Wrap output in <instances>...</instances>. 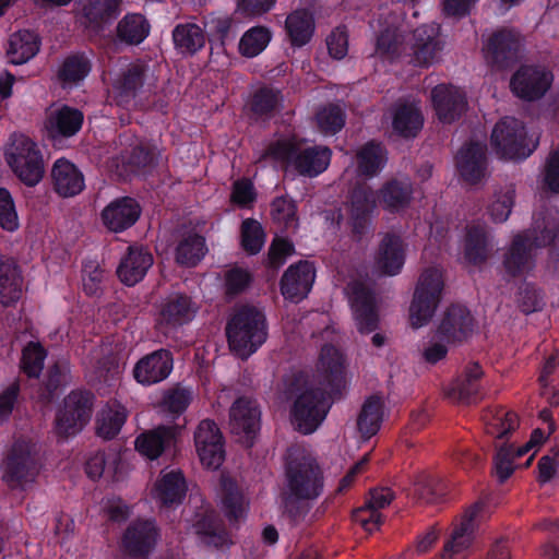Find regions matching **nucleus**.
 I'll use <instances>...</instances> for the list:
<instances>
[{"label": "nucleus", "instance_id": "e433bc0d", "mask_svg": "<svg viewBox=\"0 0 559 559\" xmlns=\"http://www.w3.org/2000/svg\"><path fill=\"white\" fill-rule=\"evenodd\" d=\"M332 151L328 146L314 145L299 150L294 169L300 175L313 178L322 174L330 165Z\"/></svg>", "mask_w": 559, "mask_h": 559}, {"label": "nucleus", "instance_id": "f8f14e48", "mask_svg": "<svg viewBox=\"0 0 559 559\" xmlns=\"http://www.w3.org/2000/svg\"><path fill=\"white\" fill-rule=\"evenodd\" d=\"M194 445L203 466L217 469L225 461V441L217 424L212 419L199 423L193 435Z\"/></svg>", "mask_w": 559, "mask_h": 559}, {"label": "nucleus", "instance_id": "6ab92c4d", "mask_svg": "<svg viewBox=\"0 0 559 559\" xmlns=\"http://www.w3.org/2000/svg\"><path fill=\"white\" fill-rule=\"evenodd\" d=\"M520 48V34L513 29L501 28L488 38L485 56L492 67L508 69L518 62Z\"/></svg>", "mask_w": 559, "mask_h": 559}, {"label": "nucleus", "instance_id": "de8ad7c7", "mask_svg": "<svg viewBox=\"0 0 559 559\" xmlns=\"http://www.w3.org/2000/svg\"><path fill=\"white\" fill-rule=\"evenodd\" d=\"M424 118L418 108L411 104H403L396 107L392 127L393 131L402 138H415L421 130Z\"/></svg>", "mask_w": 559, "mask_h": 559}, {"label": "nucleus", "instance_id": "680f3d73", "mask_svg": "<svg viewBox=\"0 0 559 559\" xmlns=\"http://www.w3.org/2000/svg\"><path fill=\"white\" fill-rule=\"evenodd\" d=\"M0 228L8 233H15L20 228L15 201L4 187H0Z\"/></svg>", "mask_w": 559, "mask_h": 559}, {"label": "nucleus", "instance_id": "3c124183", "mask_svg": "<svg viewBox=\"0 0 559 559\" xmlns=\"http://www.w3.org/2000/svg\"><path fill=\"white\" fill-rule=\"evenodd\" d=\"M357 160L359 173L372 177L384 167L386 163V151L380 143L371 141L359 150Z\"/></svg>", "mask_w": 559, "mask_h": 559}, {"label": "nucleus", "instance_id": "052dcab7", "mask_svg": "<svg viewBox=\"0 0 559 559\" xmlns=\"http://www.w3.org/2000/svg\"><path fill=\"white\" fill-rule=\"evenodd\" d=\"M271 215L274 222L285 228L293 227L298 222L297 204L286 195L276 197L271 203Z\"/></svg>", "mask_w": 559, "mask_h": 559}, {"label": "nucleus", "instance_id": "2f4dec72", "mask_svg": "<svg viewBox=\"0 0 559 559\" xmlns=\"http://www.w3.org/2000/svg\"><path fill=\"white\" fill-rule=\"evenodd\" d=\"M152 265L153 255L147 250L129 246L117 267V275L123 284L133 286L144 278Z\"/></svg>", "mask_w": 559, "mask_h": 559}, {"label": "nucleus", "instance_id": "4c0bfd02", "mask_svg": "<svg viewBox=\"0 0 559 559\" xmlns=\"http://www.w3.org/2000/svg\"><path fill=\"white\" fill-rule=\"evenodd\" d=\"M40 38L32 31H19L9 40L7 49L8 61L11 64L20 66L33 59L40 49Z\"/></svg>", "mask_w": 559, "mask_h": 559}, {"label": "nucleus", "instance_id": "aec40b11", "mask_svg": "<svg viewBox=\"0 0 559 559\" xmlns=\"http://www.w3.org/2000/svg\"><path fill=\"white\" fill-rule=\"evenodd\" d=\"M174 369V356L169 349L159 348L144 355L133 367L134 380L145 386L166 380Z\"/></svg>", "mask_w": 559, "mask_h": 559}, {"label": "nucleus", "instance_id": "c756f323", "mask_svg": "<svg viewBox=\"0 0 559 559\" xmlns=\"http://www.w3.org/2000/svg\"><path fill=\"white\" fill-rule=\"evenodd\" d=\"M51 182L53 191L62 198L75 197L85 188L82 171L66 158H59L53 163Z\"/></svg>", "mask_w": 559, "mask_h": 559}, {"label": "nucleus", "instance_id": "a18cd8bd", "mask_svg": "<svg viewBox=\"0 0 559 559\" xmlns=\"http://www.w3.org/2000/svg\"><path fill=\"white\" fill-rule=\"evenodd\" d=\"M127 409L118 402L108 404L97 415L96 433L105 440L114 439L121 430L127 420Z\"/></svg>", "mask_w": 559, "mask_h": 559}, {"label": "nucleus", "instance_id": "e2e57ef3", "mask_svg": "<svg viewBox=\"0 0 559 559\" xmlns=\"http://www.w3.org/2000/svg\"><path fill=\"white\" fill-rule=\"evenodd\" d=\"M252 274L241 266H233L224 275L225 293L229 297L242 294L252 282Z\"/></svg>", "mask_w": 559, "mask_h": 559}, {"label": "nucleus", "instance_id": "bf43d9fd", "mask_svg": "<svg viewBox=\"0 0 559 559\" xmlns=\"http://www.w3.org/2000/svg\"><path fill=\"white\" fill-rule=\"evenodd\" d=\"M299 150L300 146L295 138H286L270 143L265 150V155L294 167Z\"/></svg>", "mask_w": 559, "mask_h": 559}, {"label": "nucleus", "instance_id": "69168bd1", "mask_svg": "<svg viewBox=\"0 0 559 559\" xmlns=\"http://www.w3.org/2000/svg\"><path fill=\"white\" fill-rule=\"evenodd\" d=\"M70 381V364L67 360H58L49 367L45 383L49 397H53L58 390Z\"/></svg>", "mask_w": 559, "mask_h": 559}, {"label": "nucleus", "instance_id": "412c9836", "mask_svg": "<svg viewBox=\"0 0 559 559\" xmlns=\"http://www.w3.org/2000/svg\"><path fill=\"white\" fill-rule=\"evenodd\" d=\"M141 214L142 206L136 199L119 197L103 209L100 219L106 229L119 234L134 226Z\"/></svg>", "mask_w": 559, "mask_h": 559}, {"label": "nucleus", "instance_id": "864d4df0", "mask_svg": "<svg viewBox=\"0 0 559 559\" xmlns=\"http://www.w3.org/2000/svg\"><path fill=\"white\" fill-rule=\"evenodd\" d=\"M272 33L266 26H253L241 36L238 49L241 56L253 58L260 55L269 45Z\"/></svg>", "mask_w": 559, "mask_h": 559}, {"label": "nucleus", "instance_id": "c9c22d12", "mask_svg": "<svg viewBox=\"0 0 559 559\" xmlns=\"http://www.w3.org/2000/svg\"><path fill=\"white\" fill-rule=\"evenodd\" d=\"M483 369L478 362H472L464 373L451 385L449 395L463 404H474L480 400L479 380Z\"/></svg>", "mask_w": 559, "mask_h": 559}, {"label": "nucleus", "instance_id": "4be33fe9", "mask_svg": "<svg viewBox=\"0 0 559 559\" xmlns=\"http://www.w3.org/2000/svg\"><path fill=\"white\" fill-rule=\"evenodd\" d=\"M147 61L136 59L129 63L112 84L115 99L119 106L129 105L151 78Z\"/></svg>", "mask_w": 559, "mask_h": 559}, {"label": "nucleus", "instance_id": "9d476101", "mask_svg": "<svg viewBox=\"0 0 559 559\" xmlns=\"http://www.w3.org/2000/svg\"><path fill=\"white\" fill-rule=\"evenodd\" d=\"M484 504L476 502L468 507L453 523L450 537L445 540L440 559H461L473 546L480 523Z\"/></svg>", "mask_w": 559, "mask_h": 559}, {"label": "nucleus", "instance_id": "37998d69", "mask_svg": "<svg viewBox=\"0 0 559 559\" xmlns=\"http://www.w3.org/2000/svg\"><path fill=\"white\" fill-rule=\"evenodd\" d=\"M282 102V93L280 90L269 86L258 88L248 103L250 117L254 120L270 119L277 111Z\"/></svg>", "mask_w": 559, "mask_h": 559}, {"label": "nucleus", "instance_id": "ddd939ff", "mask_svg": "<svg viewBox=\"0 0 559 559\" xmlns=\"http://www.w3.org/2000/svg\"><path fill=\"white\" fill-rule=\"evenodd\" d=\"M552 73L540 66H521L510 80L513 94L524 100H537L550 88Z\"/></svg>", "mask_w": 559, "mask_h": 559}, {"label": "nucleus", "instance_id": "5701e85b", "mask_svg": "<svg viewBox=\"0 0 559 559\" xmlns=\"http://www.w3.org/2000/svg\"><path fill=\"white\" fill-rule=\"evenodd\" d=\"M455 165L465 182L477 185L487 171V146L473 141L465 143L455 155Z\"/></svg>", "mask_w": 559, "mask_h": 559}, {"label": "nucleus", "instance_id": "b1692460", "mask_svg": "<svg viewBox=\"0 0 559 559\" xmlns=\"http://www.w3.org/2000/svg\"><path fill=\"white\" fill-rule=\"evenodd\" d=\"M433 108L439 120L451 123L467 110V97L463 90L453 85L439 84L431 91Z\"/></svg>", "mask_w": 559, "mask_h": 559}, {"label": "nucleus", "instance_id": "a19ab883", "mask_svg": "<svg viewBox=\"0 0 559 559\" xmlns=\"http://www.w3.org/2000/svg\"><path fill=\"white\" fill-rule=\"evenodd\" d=\"M207 247L205 238L194 231H188L181 236L176 249L175 259L179 265L193 267L206 254Z\"/></svg>", "mask_w": 559, "mask_h": 559}, {"label": "nucleus", "instance_id": "7c9ffc66", "mask_svg": "<svg viewBox=\"0 0 559 559\" xmlns=\"http://www.w3.org/2000/svg\"><path fill=\"white\" fill-rule=\"evenodd\" d=\"M438 24H424L414 31V61L417 66L427 67L437 60L443 44L439 38Z\"/></svg>", "mask_w": 559, "mask_h": 559}, {"label": "nucleus", "instance_id": "393cba45", "mask_svg": "<svg viewBox=\"0 0 559 559\" xmlns=\"http://www.w3.org/2000/svg\"><path fill=\"white\" fill-rule=\"evenodd\" d=\"M84 114L79 108L61 105L46 118L45 129L50 140L61 142L75 136L82 129Z\"/></svg>", "mask_w": 559, "mask_h": 559}, {"label": "nucleus", "instance_id": "4468645a", "mask_svg": "<svg viewBox=\"0 0 559 559\" xmlns=\"http://www.w3.org/2000/svg\"><path fill=\"white\" fill-rule=\"evenodd\" d=\"M158 538L159 530L153 520H135L123 532L121 548L132 559H147Z\"/></svg>", "mask_w": 559, "mask_h": 559}, {"label": "nucleus", "instance_id": "423d86ee", "mask_svg": "<svg viewBox=\"0 0 559 559\" xmlns=\"http://www.w3.org/2000/svg\"><path fill=\"white\" fill-rule=\"evenodd\" d=\"M490 140L497 154L506 159H525L538 144L527 138L524 123L514 117L501 118L493 127Z\"/></svg>", "mask_w": 559, "mask_h": 559}, {"label": "nucleus", "instance_id": "49530a36", "mask_svg": "<svg viewBox=\"0 0 559 559\" xmlns=\"http://www.w3.org/2000/svg\"><path fill=\"white\" fill-rule=\"evenodd\" d=\"M412 195V185L399 179L389 180L379 192L380 202L390 212H397L408 206Z\"/></svg>", "mask_w": 559, "mask_h": 559}, {"label": "nucleus", "instance_id": "13d9d810", "mask_svg": "<svg viewBox=\"0 0 559 559\" xmlns=\"http://www.w3.org/2000/svg\"><path fill=\"white\" fill-rule=\"evenodd\" d=\"M47 352L43 345L29 342L22 350L21 369L28 378H38L44 369Z\"/></svg>", "mask_w": 559, "mask_h": 559}, {"label": "nucleus", "instance_id": "cd10ccee", "mask_svg": "<svg viewBox=\"0 0 559 559\" xmlns=\"http://www.w3.org/2000/svg\"><path fill=\"white\" fill-rule=\"evenodd\" d=\"M474 330V318L469 310L461 305L447 308L438 326V336L448 343L466 340Z\"/></svg>", "mask_w": 559, "mask_h": 559}, {"label": "nucleus", "instance_id": "4d7b16f0", "mask_svg": "<svg viewBox=\"0 0 559 559\" xmlns=\"http://www.w3.org/2000/svg\"><path fill=\"white\" fill-rule=\"evenodd\" d=\"M241 248L250 255L258 254L264 246L265 233L257 219L246 218L240 229Z\"/></svg>", "mask_w": 559, "mask_h": 559}, {"label": "nucleus", "instance_id": "dca6fc26", "mask_svg": "<svg viewBox=\"0 0 559 559\" xmlns=\"http://www.w3.org/2000/svg\"><path fill=\"white\" fill-rule=\"evenodd\" d=\"M180 438V428L174 425H159L141 432L134 448L147 460L154 461L166 453H175Z\"/></svg>", "mask_w": 559, "mask_h": 559}, {"label": "nucleus", "instance_id": "9b49d317", "mask_svg": "<svg viewBox=\"0 0 559 559\" xmlns=\"http://www.w3.org/2000/svg\"><path fill=\"white\" fill-rule=\"evenodd\" d=\"M348 225L356 241L371 233L372 215L377 207V197L366 182H357L348 194Z\"/></svg>", "mask_w": 559, "mask_h": 559}, {"label": "nucleus", "instance_id": "6e6d98bb", "mask_svg": "<svg viewBox=\"0 0 559 559\" xmlns=\"http://www.w3.org/2000/svg\"><path fill=\"white\" fill-rule=\"evenodd\" d=\"M486 431L489 435L495 436L499 440H508L510 433H512L519 426V418L514 412H509L503 408L498 409L491 418L486 415Z\"/></svg>", "mask_w": 559, "mask_h": 559}, {"label": "nucleus", "instance_id": "c03bdc74", "mask_svg": "<svg viewBox=\"0 0 559 559\" xmlns=\"http://www.w3.org/2000/svg\"><path fill=\"white\" fill-rule=\"evenodd\" d=\"M173 41L180 53L193 56L204 47L205 34L194 23L178 24L173 29Z\"/></svg>", "mask_w": 559, "mask_h": 559}, {"label": "nucleus", "instance_id": "ea45409f", "mask_svg": "<svg viewBox=\"0 0 559 559\" xmlns=\"http://www.w3.org/2000/svg\"><path fill=\"white\" fill-rule=\"evenodd\" d=\"M316 24L311 12L306 9L295 10L285 21V29L293 47H304L314 33Z\"/></svg>", "mask_w": 559, "mask_h": 559}, {"label": "nucleus", "instance_id": "6e6552de", "mask_svg": "<svg viewBox=\"0 0 559 559\" xmlns=\"http://www.w3.org/2000/svg\"><path fill=\"white\" fill-rule=\"evenodd\" d=\"M442 290L441 272L436 267L426 269L419 276L409 308L414 328H420L430 321L440 302Z\"/></svg>", "mask_w": 559, "mask_h": 559}, {"label": "nucleus", "instance_id": "58836bf2", "mask_svg": "<svg viewBox=\"0 0 559 559\" xmlns=\"http://www.w3.org/2000/svg\"><path fill=\"white\" fill-rule=\"evenodd\" d=\"M121 0H86L82 14L87 26L93 29H103L120 14Z\"/></svg>", "mask_w": 559, "mask_h": 559}, {"label": "nucleus", "instance_id": "79ce46f5", "mask_svg": "<svg viewBox=\"0 0 559 559\" xmlns=\"http://www.w3.org/2000/svg\"><path fill=\"white\" fill-rule=\"evenodd\" d=\"M151 25L140 13H128L117 24L116 36L120 43L136 46L148 36Z\"/></svg>", "mask_w": 559, "mask_h": 559}, {"label": "nucleus", "instance_id": "0eeeda50", "mask_svg": "<svg viewBox=\"0 0 559 559\" xmlns=\"http://www.w3.org/2000/svg\"><path fill=\"white\" fill-rule=\"evenodd\" d=\"M5 159L14 176L28 188L36 187L45 176L43 153L29 138L15 141Z\"/></svg>", "mask_w": 559, "mask_h": 559}, {"label": "nucleus", "instance_id": "a211bd4d", "mask_svg": "<svg viewBox=\"0 0 559 559\" xmlns=\"http://www.w3.org/2000/svg\"><path fill=\"white\" fill-rule=\"evenodd\" d=\"M198 302L185 293H171L160 304L157 323L167 330L189 324L199 311Z\"/></svg>", "mask_w": 559, "mask_h": 559}, {"label": "nucleus", "instance_id": "774afa93", "mask_svg": "<svg viewBox=\"0 0 559 559\" xmlns=\"http://www.w3.org/2000/svg\"><path fill=\"white\" fill-rule=\"evenodd\" d=\"M515 190L508 188L503 193L497 195L489 205L488 212L495 223H503L508 219L514 205Z\"/></svg>", "mask_w": 559, "mask_h": 559}, {"label": "nucleus", "instance_id": "5fc2aeb1", "mask_svg": "<svg viewBox=\"0 0 559 559\" xmlns=\"http://www.w3.org/2000/svg\"><path fill=\"white\" fill-rule=\"evenodd\" d=\"M445 492L444 483L433 475H420L414 484V496L424 503H436Z\"/></svg>", "mask_w": 559, "mask_h": 559}, {"label": "nucleus", "instance_id": "8fccbe9b", "mask_svg": "<svg viewBox=\"0 0 559 559\" xmlns=\"http://www.w3.org/2000/svg\"><path fill=\"white\" fill-rule=\"evenodd\" d=\"M382 409L381 397L372 395L365 401L357 419L358 430L364 438L369 439L379 431L383 418Z\"/></svg>", "mask_w": 559, "mask_h": 559}, {"label": "nucleus", "instance_id": "f3484780", "mask_svg": "<svg viewBox=\"0 0 559 559\" xmlns=\"http://www.w3.org/2000/svg\"><path fill=\"white\" fill-rule=\"evenodd\" d=\"M349 289V301L358 331L361 334L376 331L379 324V313L373 289L362 282H354Z\"/></svg>", "mask_w": 559, "mask_h": 559}, {"label": "nucleus", "instance_id": "20e7f679", "mask_svg": "<svg viewBox=\"0 0 559 559\" xmlns=\"http://www.w3.org/2000/svg\"><path fill=\"white\" fill-rule=\"evenodd\" d=\"M265 314L251 305L240 306L226 324L229 348L246 359L254 354L267 338Z\"/></svg>", "mask_w": 559, "mask_h": 559}, {"label": "nucleus", "instance_id": "72a5a7b5", "mask_svg": "<svg viewBox=\"0 0 559 559\" xmlns=\"http://www.w3.org/2000/svg\"><path fill=\"white\" fill-rule=\"evenodd\" d=\"M405 263V249L403 240L394 234H386L380 246L377 257L379 270L389 276L397 275Z\"/></svg>", "mask_w": 559, "mask_h": 559}, {"label": "nucleus", "instance_id": "39448f33", "mask_svg": "<svg viewBox=\"0 0 559 559\" xmlns=\"http://www.w3.org/2000/svg\"><path fill=\"white\" fill-rule=\"evenodd\" d=\"M40 468L41 463L35 444L19 439L3 460L2 479L11 488H23L26 484L35 481Z\"/></svg>", "mask_w": 559, "mask_h": 559}, {"label": "nucleus", "instance_id": "09e8293b", "mask_svg": "<svg viewBox=\"0 0 559 559\" xmlns=\"http://www.w3.org/2000/svg\"><path fill=\"white\" fill-rule=\"evenodd\" d=\"M195 534L201 536L203 542L214 547H222L226 543L227 534L214 511L205 510L197 514L193 524Z\"/></svg>", "mask_w": 559, "mask_h": 559}, {"label": "nucleus", "instance_id": "7ed1b4c3", "mask_svg": "<svg viewBox=\"0 0 559 559\" xmlns=\"http://www.w3.org/2000/svg\"><path fill=\"white\" fill-rule=\"evenodd\" d=\"M285 481L283 503L292 519L300 514L298 502L318 499L324 488L323 472L316 459L309 455L289 457L285 464Z\"/></svg>", "mask_w": 559, "mask_h": 559}, {"label": "nucleus", "instance_id": "f257e3e1", "mask_svg": "<svg viewBox=\"0 0 559 559\" xmlns=\"http://www.w3.org/2000/svg\"><path fill=\"white\" fill-rule=\"evenodd\" d=\"M344 369L343 354L332 344L323 345L318 365V385L300 392L292 407V419L299 432H314L326 418L334 399L344 388Z\"/></svg>", "mask_w": 559, "mask_h": 559}, {"label": "nucleus", "instance_id": "473e14b6", "mask_svg": "<svg viewBox=\"0 0 559 559\" xmlns=\"http://www.w3.org/2000/svg\"><path fill=\"white\" fill-rule=\"evenodd\" d=\"M23 294V276L14 260L0 257V304L14 307Z\"/></svg>", "mask_w": 559, "mask_h": 559}, {"label": "nucleus", "instance_id": "0e129e2a", "mask_svg": "<svg viewBox=\"0 0 559 559\" xmlns=\"http://www.w3.org/2000/svg\"><path fill=\"white\" fill-rule=\"evenodd\" d=\"M126 164L135 174L151 173L155 167V157L153 152L144 145H135L130 151Z\"/></svg>", "mask_w": 559, "mask_h": 559}, {"label": "nucleus", "instance_id": "bb28decb", "mask_svg": "<svg viewBox=\"0 0 559 559\" xmlns=\"http://www.w3.org/2000/svg\"><path fill=\"white\" fill-rule=\"evenodd\" d=\"M92 69V52L72 51L59 63L56 80L63 90H72L79 87L86 80Z\"/></svg>", "mask_w": 559, "mask_h": 559}, {"label": "nucleus", "instance_id": "c85d7f7f", "mask_svg": "<svg viewBox=\"0 0 559 559\" xmlns=\"http://www.w3.org/2000/svg\"><path fill=\"white\" fill-rule=\"evenodd\" d=\"M187 490V481L180 469L163 471L154 485L153 496L160 507L173 508L183 502Z\"/></svg>", "mask_w": 559, "mask_h": 559}, {"label": "nucleus", "instance_id": "2eb2a0df", "mask_svg": "<svg viewBox=\"0 0 559 559\" xmlns=\"http://www.w3.org/2000/svg\"><path fill=\"white\" fill-rule=\"evenodd\" d=\"M229 419L231 432L247 448H251L261 428V412L257 402L246 396L238 397L230 407Z\"/></svg>", "mask_w": 559, "mask_h": 559}, {"label": "nucleus", "instance_id": "603ef678", "mask_svg": "<svg viewBox=\"0 0 559 559\" xmlns=\"http://www.w3.org/2000/svg\"><path fill=\"white\" fill-rule=\"evenodd\" d=\"M316 122L320 132L334 135L344 128L346 112L340 104L329 103L317 110Z\"/></svg>", "mask_w": 559, "mask_h": 559}, {"label": "nucleus", "instance_id": "a878e982", "mask_svg": "<svg viewBox=\"0 0 559 559\" xmlns=\"http://www.w3.org/2000/svg\"><path fill=\"white\" fill-rule=\"evenodd\" d=\"M316 278V269L309 261L292 264L281 278V293L290 300L298 302L310 293Z\"/></svg>", "mask_w": 559, "mask_h": 559}, {"label": "nucleus", "instance_id": "f03ea898", "mask_svg": "<svg viewBox=\"0 0 559 559\" xmlns=\"http://www.w3.org/2000/svg\"><path fill=\"white\" fill-rule=\"evenodd\" d=\"M558 235L559 222L554 218L536 221L533 229L514 235L502 259L504 275L518 278L532 271L535 266L534 249L552 245Z\"/></svg>", "mask_w": 559, "mask_h": 559}, {"label": "nucleus", "instance_id": "f704fd0d", "mask_svg": "<svg viewBox=\"0 0 559 559\" xmlns=\"http://www.w3.org/2000/svg\"><path fill=\"white\" fill-rule=\"evenodd\" d=\"M491 247L487 227L472 224L466 227L464 239V259L467 263L478 266L487 262Z\"/></svg>", "mask_w": 559, "mask_h": 559}, {"label": "nucleus", "instance_id": "338daca9", "mask_svg": "<svg viewBox=\"0 0 559 559\" xmlns=\"http://www.w3.org/2000/svg\"><path fill=\"white\" fill-rule=\"evenodd\" d=\"M495 472L500 484H503L514 472L513 444L502 443L493 457Z\"/></svg>", "mask_w": 559, "mask_h": 559}, {"label": "nucleus", "instance_id": "1a4fd4ad", "mask_svg": "<svg viewBox=\"0 0 559 559\" xmlns=\"http://www.w3.org/2000/svg\"><path fill=\"white\" fill-rule=\"evenodd\" d=\"M94 394L86 390H73L63 400L56 414L55 432L60 438L79 433L90 421Z\"/></svg>", "mask_w": 559, "mask_h": 559}]
</instances>
